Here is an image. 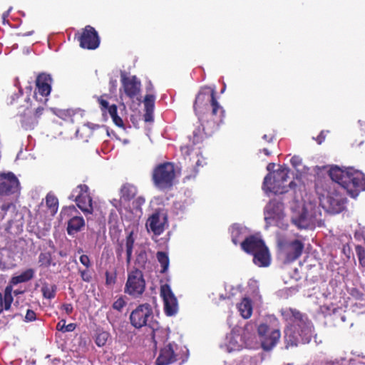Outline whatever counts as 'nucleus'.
<instances>
[{
    "mask_svg": "<svg viewBox=\"0 0 365 365\" xmlns=\"http://www.w3.org/2000/svg\"><path fill=\"white\" fill-rule=\"evenodd\" d=\"M98 102L103 112H105L107 110V108L110 106L108 102L106 99H104L103 96H100L99 98H98Z\"/></svg>",
    "mask_w": 365,
    "mask_h": 365,
    "instance_id": "47",
    "label": "nucleus"
},
{
    "mask_svg": "<svg viewBox=\"0 0 365 365\" xmlns=\"http://www.w3.org/2000/svg\"><path fill=\"white\" fill-rule=\"evenodd\" d=\"M160 295L164 302V312L167 316L171 317L178 311V300L168 284L162 285Z\"/></svg>",
    "mask_w": 365,
    "mask_h": 365,
    "instance_id": "12",
    "label": "nucleus"
},
{
    "mask_svg": "<svg viewBox=\"0 0 365 365\" xmlns=\"http://www.w3.org/2000/svg\"><path fill=\"white\" fill-rule=\"evenodd\" d=\"M52 78L51 75L42 73H40L36 80V91L35 92V97L39 94L43 97H47L50 95L51 91Z\"/></svg>",
    "mask_w": 365,
    "mask_h": 365,
    "instance_id": "18",
    "label": "nucleus"
},
{
    "mask_svg": "<svg viewBox=\"0 0 365 365\" xmlns=\"http://www.w3.org/2000/svg\"><path fill=\"white\" fill-rule=\"evenodd\" d=\"M41 292L44 298L48 299H53L56 296V286L45 284L41 287Z\"/></svg>",
    "mask_w": 365,
    "mask_h": 365,
    "instance_id": "32",
    "label": "nucleus"
},
{
    "mask_svg": "<svg viewBox=\"0 0 365 365\" xmlns=\"http://www.w3.org/2000/svg\"><path fill=\"white\" fill-rule=\"evenodd\" d=\"M175 165L170 162L158 165L152 174L154 185L161 190H170L175 185Z\"/></svg>",
    "mask_w": 365,
    "mask_h": 365,
    "instance_id": "5",
    "label": "nucleus"
},
{
    "mask_svg": "<svg viewBox=\"0 0 365 365\" xmlns=\"http://www.w3.org/2000/svg\"><path fill=\"white\" fill-rule=\"evenodd\" d=\"M265 246L264 241L255 236L250 235L241 242V248L248 254L254 255Z\"/></svg>",
    "mask_w": 365,
    "mask_h": 365,
    "instance_id": "19",
    "label": "nucleus"
},
{
    "mask_svg": "<svg viewBox=\"0 0 365 365\" xmlns=\"http://www.w3.org/2000/svg\"><path fill=\"white\" fill-rule=\"evenodd\" d=\"M237 308L241 316L244 319H248L251 317L252 313V301L249 298H243L241 302L238 304Z\"/></svg>",
    "mask_w": 365,
    "mask_h": 365,
    "instance_id": "26",
    "label": "nucleus"
},
{
    "mask_svg": "<svg viewBox=\"0 0 365 365\" xmlns=\"http://www.w3.org/2000/svg\"><path fill=\"white\" fill-rule=\"evenodd\" d=\"M137 193L135 186L126 183L124 184L120 189V198L124 201H130L133 199Z\"/></svg>",
    "mask_w": 365,
    "mask_h": 365,
    "instance_id": "27",
    "label": "nucleus"
},
{
    "mask_svg": "<svg viewBox=\"0 0 365 365\" xmlns=\"http://www.w3.org/2000/svg\"><path fill=\"white\" fill-rule=\"evenodd\" d=\"M166 218L163 219V221L160 220V215L159 212L153 213L146 222V227L148 229H150L155 235H161L164 230V225L165 220Z\"/></svg>",
    "mask_w": 365,
    "mask_h": 365,
    "instance_id": "20",
    "label": "nucleus"
},
{
    "mask_svg": "<svg viewBox=\"0 0 365 365\" xmlns=\"http://www.w3.org/2000/svg\"><path fill=\"white\" fill-rule=\"evenodd\" d=\"M324 138L325 137L324 135V132H322L317 138L318 143L321 144L323 142V140H324Z\"/></svg>",
    "mask_w": 365,
    "mask_h": 365,
    "instance_id": "58",
    "label": "nucleus"
},
{
    "mask_svg": "<svg viewBox=\"0 0 365 365\" xmlns=\"http://www.w3.org/2000/svg\"><path fill=\"white\" fill-rule=\"evenodd\" d=\"M156 257L162 268L160 272H166L170 264V260L168 254L165 252L160 251L157 252Z\"/></svg>",
    "mask_w": 365,
    "mask_h": 365,
    "instance_id": "31",
    "label": "nucleus"
},
{
    "mask_svg": "<svg viewBox=\"0 0 365 365\" xmlns=\"http://www.w3.org/2000/svg\"><path fill=\"white\" fill-rule=\"evenodd\" d=\"M290 312L292 316L289 318H288L289 313L284 314L287 321V325L284 329V339L287 348L297 345L296 327L294 325L297 319L296 312L292 309H290Z\"/></svg>",
    "mask_w": 365,
    "mask_h": 365,
    "instance_id": "15",
    "label": "nucleus"
},
{
    "mask_svg": "<svg viewBox=\"0 0 365 365\" xmlns=\"http://www.w3.org/2000/svg\"><path fill=\"white\" fill-rule=\"evenodd\" d=\"M81 263L88 269L91 267V262L89 257L87 255H81L79 257Z\"/></svg>",
    "mask_w": 365,
    "mask_h": 365,
    "instance_id": "44",
    "label": "nucleus"
},
{
    "mask_svg": "<svg viewBox=\"0 0 365 365\" xmlns=\"http://www.w3.org/2000/svg\"><path fill=\"white\" fill-rule=\"evenodd\" d=\"M290 163L292 165V166L294 168H295L297 166V157L296 156H293L291 159H290Z\"/></svg>",
    "mask_w": 365,
    "mask_h": 365,
    "instance_id": "60",
    "label": "nucleus"
},
{
    "mask_svg": "<svg viewBox=\"0 0 365 365\" xmlns=\"http://www.w3.org/2000/svg\"><path fill=\"white\" fill-rule=\"evenodd\" d=\"M92 197H89L88 200H82L76 203L78 207L84 213L86 216L93 214V207Z\"/></svg>",
    "mask_w": 365,
    "mask_h": 365,
    "instance_id": "30",
    "label": "nucleus"
},
{
    "mask_svg": "<svg viewBox=\"0 0 365 365\" xmlns=\"http://www.w3.org/2000/svg\"><path fill=\"white\" fill-rule=\"evenodd\" d=\"M329 173L331 182L326 183L322 190L317 187V192L321 206L328 212L337 214L344 210L346 202L339 188L355 198L365 190V176L358 170H343L338 166L331 167Z\"/></svg>",
    "mask_w": 365,
    "mask_h": 365,
    "instance_id": "1",
    "label": "nucleus"
},
{
    "mask_svg": "<svg viewBox=\"0 0 365 365\" xmlns=\"http://www.w3.org/2000/svg\"><path fill=\"white\" fill-rule=\"evenodd\" d=\"M38 264L40 267L48 268L50 266H56V262L53 260L50 252H41L38 255Z\"/></svg>",
    "mask_w": 365,
    "mask_h": 365,
    "instance_id": "28",
    "label": "nucleus"
},
{
    "mask_svg": "<svg viewBox=\"0 0 365 365\" xmlns=\"http://www.w3.org/2000/svg\"><path fill=\"white\" fill-rule=\"evenodd\" d=\"M275 148V145H269V147L259 150V153H263L266 156H270Z\"/></svg>",
    "mask_w": 365,
    "mask_h": 365,
    "instance_id": "48",
    "label": "nucleus"
},
{
    "mask_svg": "<svg viewBox=\"0 0 365 365\" xmlns=\"http://www.w3.org/2000/svg\"><path fill=\"white\" fill-rule=\"evenodd\" d=\"M12 292V287L6 286L4 289V294L0 293V314L4 310L8 311L11 309V304L14 301Z\"/></svg>",
    "mask_w": 365,
    "mask_h": 365,
    "instance_id": "21",
    "label": "nucleus"
},
{
    "mask_svg": "<svg viewBox=\"0 0 365 365\" xmlns=\"http://www.w3.org/2000/svg\"><path fill=\"white\" fill-rule=\"evenodd\" d=\"M89 188L85 184L78 185L75 189L73 190L69 199L73 200L76 203L81 201L82 200H88L91 197L89 194Z\"/></svg>",
    "mask_w": 365,
    "mask_h": 365,
    "instance_id": "23",
    "label": "nucleus"
},
{
    "mask_svg": "<svg viewBox=\"0 0 365 365\" xmlns=\"http://www.w3.org/2000/svg\"><path fill=\"white\" fill-rule=\"evenodd\" d=\"M125 304H126V303H125V300L123 299V298L120 297L113 302L112 307L114 309H115L118 312H121V310L125 306Z\"/></svg>",
    "mask_w": 365,
    "mask_h": 365,
    "instance_id": "42",
    "label": "nucleus"
},
{
    "mask_svg": "<svg viewBox=\"0 0 365 365\" xmlns=\"http://www.w3.org/2000/svg\"><path fill=\"white\" fill-rule=\"evenodd\" d=\"M261 338L262 347L264 350L272 349L280 338V332L277 329H271L267 324H261L257 329Z\"/></svg>",
    "mask_w": 365,
    "mask_h": 365,
    "instance_id": "10",
    "label": "nucleus"
},
{
    "mask_svg": "<svg viewBox=\"0 0 365 365\" xmlns=\"http://www.w3.org/2000/svg\"><path fill=\"white\" fill-rule=\"evenodd\" d=\"M36 319V312L32 309H27L26 314L24 318V322H34Z\"/></svg>",
    "mask_w": 365,
    "mask_h": 365,
    "instance_id": "43",
    "label": "nucleus"
},
{
    "mask_svg": "<svg viewBox=\"0 0 365 365\" xmlns=\"http://www.w3.org/2000/svg\"><path fill=\"white\" fill-rule=\"evenodd\" d=\"M62 309L65 311L67 314H71L73 311V307L71 304H63L62 305Z\"/></svg>",
    "mask_w": 365,
    "mask_h": 365,
    "instance_id": "52",
    "label": "nucleus"
},
{
    "mask_svg": "<svg viewBox=\"0 0 365 365\" xmlns=\"http://www.w3.org/2000/svg\"><path fill=\"white\" fill-rule=\"evenodd\" d=\"M145 289V281L143 274L139 269L135 268L128 273V279L124 292L130 296L137 298L140 297Z\"/></svg>",
    "mask_w": 365,
    "mask_h": 365,
    "instance_id": "8",
    "label": "nucleus"
},
{
    "mask_svg": "<svg viewBox=\"0 0 365 365\" xmlns=\"http://www.w3.org/2000/svg\"><path fill=\"white\" fill-rule=\"evenodd\" d=\"M321 212L315 201L304 200L302 210L298 216V228H313L320 220Z\"/></svg>",
    "mask_w": 365,
    "mask_h": 365,
    "instance_id": "7",
    "label": "nucleus"
},
{
    "mask_svg": "<svg viewBox=\"0 0 365 365\" xmlns=\"http://www.w3.org/2000/svg\"><path fill=\"white\" fill-rule=\"evenodd\" d=\"M34 273L35 272L34 269H27L22 272L19 275L12 277L8 286H11L13 287L14 285H16L19 283L29 282L34 278Z\"/></svg>",
    "mask_w": 365,
    "mask_h": 365,
    "instance_id": "25",
    "label": "nucleus"
},
{
    "mask_svg": "<svg viewBox=\"0 0 365 365\" xmlns=\"http://www.w3.org/2000/svg\"><path fill=\"white\" fill-rule=\"evenodd\" d=\"M145 198L143 197H138L133 202V206L136 210H140L141 206L145 203Z\"/></svg>",
    "mask_w": 365,
    "mask_h": 365,
    "instance_id": "46",
    "label": "nucleus"
},
{
    "mask_svg": "<svg viewBox=\"0 0 365 365\" xmlns=\"http://www.w3.org/2000/svg\"><path fill=\"white\" fill-rule=\"evenodd\" d=\"M11 207L15 208V205L12 202L3 204L0 206V221L4 219L6 212Z\"/></svg>",
    "mask_w": 365,
    "mask_h": 365,
    "instance_id": "39",
    "label": "nucleus"
},
{
    "mask_svg": "<svg viewBox=\"0 0 365 365\" xmlns=\"http://www.w3.org/2000/svg\"><path fill=\"white\" fill-rule=\"evenodd\" d=\"M356 253L359 259V264L364 267L365 266V250L361 245H357L355 247Z\"/></svg>",
    "mask_w": 365,
    "mask_h": 365,
    "instance_id": "37",
    "label": "nucleus"
},
{
    "mask_svg": "<svg viewBox=\"0 0 365 365\" xmlns=\"http://www.w3.org/2000/svg\"><path fill=\"white\" fill-rule=\"evenodd\" d=\"M78 272L80 274L81 278L83 282H90L92 279V276L88 269H78Z\"/></svg>",
    "mask_w": 365,
    "mask_h": 365,
    "instance_id": "40",
    "label": "nucleus"
},
{
    "mask_svg": "<svg viewBox=\"0 0 365 365\" xmlns=\"http://www.w3.org/2000/svg\"><path fill=\"white\" fill-rule=\"evenodd\" d=\"M153 112H146V113L145 114V121H150L152 120V116H151V113Z\"/></svg>",
    "mask_w": 365,
    "mask_h": 365,
    "instance_id": "59",
    "label": "nucleus"
},
{
    "mask_svg": "<svg viewBox=\"0 0 365 365\" xmlns=\"http://www.w3.org/2000/svg\"><path fill=\"white\" fill-rule=\"evenodd\" d=\"M80 46L88 50H94L100 45L98 32L91 26H86L78 38Z\"/></svg>",
    "mask_w": 365,
    "mask_h": 365,
    "instance_id": "11",
    "label": "nucleus"
},
{
    "mask_svg": "<svg viewBox=\"0 0 365 365\" xmlns=\"http://www.w3.org/2000/svg\"><path fill=\"white\" fill-rule=\"evenodd\" d=\"M23 94H24L23 89L20 87L18 93H14V95H12L11 96L10 103L14 104L16 101L17 102L19 98H22Z\"/></svg>",
    "mask_w": 365,
    "mask_h": 365,
    "instance_id": "45",
    "label": "nucleus"
},
{
    "mask_svg": "<svg viewBox=\"0 0 365 365\" xmlns=\"http://www.w3.org/2000/svg\"><path fill=\"white\" fill-rule=\"evenodd\" d=\"M43 110L44 108L42 106H39L35 109V112H34V116L36 117L38 121L40 116L43 114Z\"/></svg>",
    "mask_w": 365,
    "mask_h": 365,
    "instance_id": "55",
    "label": "nucleus"
},
{
    "mask_svg": "<svg viewBox=\"0 0 365 365\" xmlns=\"http://www.w3.org/2000/svg\"><path fill=\"white\" fill-rule=\"evenodd\" d=\"M111 118H112L113 123H115V125H116L117 126H118L120 128L124 127L123 120H122V118L120 116H118V114L113 116Z\"/></svg>",
    "mask_w": 365,
    "mask_h": 365,
    "instance_id": "49",
    "label": "nucleus"
},
{
    "mask_svg": "<svg viewBox=\"0 0 365 365\" xmlns=\"http://www.w3.org/2000/svg\"><path fill=\"white\" fill-rule=\"evenodd\" d=\"M266 228L275 225L283 230L277 233L278 254L284 259V263L293 262L297 259V234L287 231L288 225L282 220L284 215V204L277 199H272L267 204L264 210Z\"/></svg>",
    "mask_w": 365,
    "mask_h": 365,
    "instance_id": "2",
    "label": "nucleus"
},
{
    "mask_svg": "<svg viewBox=\"0 0 365 365\" xmlns=\"http://www.w3.org/2000/svg\"><path fill=\"white\" fill-rule=\"evenodd\" d=\"M85 226V221L83 217L74 216L68 222L67 232L69 235H73Z\"/></svg>",
    "mask_w": 365,
    "mask_h": 365,
    "instance_id": "24",
    "label": "nucleus"
},
{
    "mask_svg": "<svg viewBox=\"0 0 365 365\" xmlns=\"http://www.w3.org/2000/svg\"><path fill=\"white\" fill-rule=\"evenodd\" d=\"M180 150L183 154L188 155H190L192 149L187 145H184L181 146Z\"/></svg>",
    "mask_w": 365,
    "mask_h": 365,
    "instance_id": "57",
    "label": "nucleus"
},
{
    "mask_svg": "<svg viewBox=\"0 0 365 365\" xmlns=\"http://www.w3.org/2000/svg\"><path fill=\"white\" fill-rule=\"evenodd\" d=\"M177 346L169 343L160 349L159 355L156 359V365H169L177 361V354L175 347Z\"/></svg>",
    "mask_w": 365,
    "mask_h": 365,
    "instance_id": "17",
    "label": "nucleus"
},
{
    "mask_svg": "<svg viewBox=\"0 0 365 365\" xmlns=\"http://www.w3.org/2000/svg\"><path fill=\"white\" fill-rule=\"evenodd\" d=\"M106 275V284L107 286L113 285L116 282V274L110 273L108 271H106L105 273Z\"/></svg>",
    "mask_w": 365,
    "mask_h": 365,
    "instance_id": "41",
    "label": "nucleus"
},
{
    "mask_svg": "<svg viewBox=\"0 0 365 365\" xmlns=\"http://www.w3.org/2000/svg\"><path fill=\"white\" fill-rule=\"evenodd\" d=\"M193 108L206 135H211L223 123L225 110L218 103L214 89L202 88L196 96Z\"/></svg>",
    "mask_w": 365,
    "mask_h": 365,
    "instance_id": "3",
    "label": "nucleus"
},
{
    "mask_svg": "<svg viewBox=\"0 0 365 365\" xmlns=\"http://www.w3.org/2000/svg\"><path fill=\"white\" fill-rule=\"evenodd\" d=\"M298 335L301 337L303 344L309 343L314 335V329L312 322L307 317L298 313Z\"/></svg>",
    "mask_w": 365,
    "mask_h": 365,
    "instance_id": "16",
    "label": "nucleus"
},
{
    "mask_svg": "<svg viewBox=\"0 0 365 365\" xmlns=\"http://www.w3.org/2000/svg\"><path fill=\"white\" fill-rule=\"evenodd\" d=\"M297 246H298V256H299V253H300L301 250L303 249L304 246H303V244L301 242H299V240H298Z\"/></svg>",
    "mask_w": 365,
    "mask_h": 365,
    "instance_id": "61",
    "label": "nucleus"
},
{
    "mask_svg": "<svg viewBox=\"0 0 365 365\" xmlns=\"http://www.w3.org/2000/svg\"><path fill=\"white\" fill-rule=\"evenodd\" d=\"M76 328V324L75 323H70L67 325L66 324L65 332L73 331Z\"/></svg>",
    "mask_w": 365,
    "mask_h": 365,
    "instance_id": "56",
    "label": "nucleus"
},
{
    "mask_svg": "<svg viewBox=\"0 0 365 365\" xmlns=\"http://www.w3.org/2000/svg\"><path fill=\"white\" fill-rule=\"evenodd\" d=\"M347 251L349 252V247H348L346 248V246H344V247H343V252H344V253L346 255Z\"/></svg>",
    "mask_w": 365,
    "mask_h": 365,
    "instance_id": "63",
    "label": "nucleus"
},
{
    "mask_svg": "<svg viewBox=\"0 0 365 365\" xmlns=\"http://www.w3.org/2000/svg\"><path fill=\"white\" fill-rule=\"evenodd\" d=\"M289 174L293 175V173L287 165H279L277 170L269 172L264 177L262 189L266 194L278 195L288 192L289 188L295 186L294 180L289 181Z\"/></svg>",
    "mask_w": 365,
    "mask_h": 365,
    "instance_id": "4",
    "label": "nucleus"
},
{
    "mask_svg": "<svg viewBox=\"0 0 365 365\" xmlns=\"http://www.w3.org/2000/svg\"><path fill=\"white\" fill-rule=\"evenodd\" d=\"M29 98H25L26 105L21 106L20 108H22V111L18 112V116L19 117V122L21 127L26 130H33L38 124L36 117L34 116V111L31 108L29 103Z\"/></svg>",
    "mask_w": 365,
    "mask_h": 365,
    "instance_id": "13",
    "label": "nucleus"
},
{
    "mask_svg": "<svg viewBox=\"0 0 365 365\" xmlns=\"http://www.w3.org/2000/svg\"><path fill=\"white\" fill-rule=\"evenodd\" d=\"M153 312L150 304L145 303L138 305L130 314V322L133 327L140 329L148 324L153 318Z\"/></svg>",
    "mask_w": 365,
    "mask_h": 365,
    "instance_id": "9",
    "label": "nucleus"
},
{
    "mask_svg": "<svg viewBox=\"0 0 365 365\" xmlns=\"http://www.w3.org/2000/svg\"><path fill=\"white\" fill-rule=\"evenodd\" d=\"M292 222L294 225H297V219L296 218L292 217Z\"/></svg>",
    "mask_w": 365,
    "mask_h": 365,
    "instance_id": "64",
    "label": "nucleus"
},
{
    "mask_svg": "<svg viewBox=\"0 0 365 365\" xmlns=\"http://www.w3.org/2000/svg\"><path fill=\"white\" fill-rule=\"evenodd\" d=\"M21 193L20 182L11 172L0 173V199L16 200Z\"/></svg>",
    "mask_w": 365,
    "mask_h": 365,
    "instance_id": "6",
    "label": "nucleus"
},
{
    "mask_svg": "<svg viewBox=\"0 0 365 365\" xmlns=\"http://www.w3.org/2000/svg\"><path fill=\"white\" fill-rule=\"evenodd\" d=\"M137 262L138 263L140 262V261H142V265L143 266L145 262H146V260H147V256H146V253L145 252H140L138 257H137Z\"/></svg>",
    "mask_w": 365,
    "mask_h": 365,
    "instance_id": "53",
    "label": "nucleus"
},
{
    "mask_svg": "<svg viewBox=\"0 0 365 365\" xmlns=\"http://www.w3.org/2000/svg\"><path fill=\"white\" fill-rule=\"evenodd\" d=\"M123 252V243L120 242L118 244V245L115 250L116 256L119 261L122 259Z\"/></svg>",
    "mask_w": 365,
    "mask_h": 365,
    "instance_id": "50",
    "label": "nucleus"
},
{
    "mask_svg": "<svg viewBox=\"0 0 365 365\" xmlns=\"http://www.w3.org/2000/svg\"><path fill=\"white\" fill-rule=\"evenodd\" d=\"M232 242L237 245L242 235V229L237 225H233L230 229Z\"/></svg>",
    "mask_w": 365,
    "mask_h": 365,
    "instance_id": "34",
    "label": "nucleus"
},
{
    "mask_svg": "<svg viewBox=\"0 0 365 365\" xmlns=\"http://www.w3.org/2000/svg\"><path fill=\"white\" fill-rule=\"evenodd\" d=\"M274 167H275V164L274 163H269L267 167V169L270 172V170H273Z\"/></svg>",
    "mask_w": 365,
    "mask_h": 365,
    "instance_id": "62",
    "label": "nucleus"
},
{
    "mask_svg": "<svg viewBox=\"0 0 365 365\" xmlns=\"http://www.w3.org/2000/svg\"><path fill=\"white\" fill-rule=\"evenodd\" d=\"M108 337V333L106 331H102L98 333L96 337L95 342L98 346H103L106 344Z\"/></svg>",
    "mask_w": 365,
    "mask_h": 365,
    "instance_id": "36",
    "label": "nucleus"
},
{
    "mask_svg": "<svg viewBox=\"0 0 365 365\" xmlns=\"http://www.w3.org/2000/svg\"><path fill=\"white\" fill-rule=\"evenodd\" d=\"M46 204L51 212H56L58 210V200L56 196L48 194L46 197Z\"/></svg>",
    "mask_w": 365,
    "mask_h": 365,
    "instance_id": "33",
    "label": "nucleus"
},
{
    "mask_svg": "<svg viewBox=\"0 0 365 365\" xmlns=\"http://www.w3.org/2000/svg\"><path fill=\"white\" fill-rule=\"evenodd\" d=\"M106 110H108L111 118L118 114L117 106L115 104L110 106Z\"/></svg>",
    "mask_w": 365,
    "mask_h": 365,
    "instance_id": "51",
    "label": "nucleus"
},
{
    "mask_svg": "<svg viewBox=\"0 0 365 365\" xmlns=\"http://www.w3.org/2000/svg\"><path fill=\"white\" fill-rule=\"evenodd\" d=\"M262 139L264 142L267 143L268 145H275L276 136L273 130L264 134L262 136Z\"/></svg>",
    "mask_w": 365,
    "mask_h": 365,
    "instance_id": "38",
    "label": "nucleus"
},
{
    "mask_svg": "<svg viewBox=\"0 0 365 365\" xmlns=\"http://www.w3.org/2000/svg\"><path fill=\"white\" fill-rule=\"evenodd\" d=\"M120 81L123 92L127 97L133 99L139 95L141 82L136 76H127L124 73H122Z\"/></svg>",
    "mask_w": 365,
    "mask_h": 365,
    "instance_id": "14",
    "label": "nucleus"
},
{
    "mask_svg": "<svg viewBox=\"0 0 365 365\" xmlns=\"http://www.w3.org/2000/svg\"><path fill=\"white\" fill-rule=\"evenodd\" d=\"M65 327H66V320L61 319L60 322H58V324L56 325V329L63 333H65Z\"/></svg>",
    "mask_w": 365,
    "mask_h": 365,
    "instance_id": "54",
    "label": "nucleus"
},
{
    "mask_svg": "<svg viewBox=\"0 0 365 365\" xmlns=\"http://www.w3.org/2000/svg\"><path fill=\"white\" fill-rule=\"evenodd\" d=\"M135 243V238L133 237V232L131 231L125 238V250H126V262L129 265L131 262L132 253Z\"/></svg>",
    "mask_w": 365,
    "mask_h": 365,
    "instance_id": "29",
    "label": "nucleus"
},
{
    "mask_svg": "<svg viewBox=\"0 0 365 365\" xmlns=\"http://www.w3.org/2000/svg\"><path fill=\"white\" fill-rule=\"evenodd\" d=\"M253 257L254 263L259 267H268L270 264V255L266 245L255 253Z\"/></svg>",
    "mask_w": 365,
    "mask_h": 365,
    "instance_id": "22",
    "label": "nucleus"
},
{
    "mask_svg": "<svg viewBox=\"0 0 365 365\" xmlns=\"http://www.w3.org/2000/svg\"><path fill=\"white\" fill-rule=\"evenodd\" d=\"M155 104V96L153 95L148 94L145 96L144 106L146 112H153Z\"/></svg>",
    "mask_w": 365,
    "mask_h": 365,
    "instance_id": "35",
    "label": "nucleus"
}]
</instances>
